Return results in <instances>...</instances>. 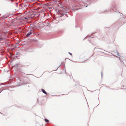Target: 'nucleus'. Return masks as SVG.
<instances>
[{
    "label": "nucleus",
    "instance_id": "f257e3e1",
    "mask_svg": "<svg viewBox=\"0 0 126 126\" xmlns=\"http://www.w3.org/2000/svg\"><path fill=\"white\" fill-rule=\"evenodd\" d=\"M88 59H89L87 58L86 57L84 56L82 58L81 61L82 62H85V61H87Z\"/></svg>",
    "mask_w": 126,
    "mask_h": 126
},
{
    "label": "nucleus",
    "instance_id": "f03ea898",
    "mask_svg": "<svg viewBox=\"0 0 126 126\" xmlns=\"http://www.w3.org/2000/svg\"><path fill=\"white\" fill-rule=\"evenodd\" d=\"M61 10L63 12L65 13L66 12V10L64 8H61Z\"/></svg>",
    "mask_w": 126,
    "mask_h": 126
},
{
    "label": "nucleus",
    "instance_id": "7ed1b4c3",
    "mask_svg": "<svg viewBox=\"0 0 126 126\" xmlns=\"http://www.w3.org/2000/svg\"><path fill=\"white\" fill-rule=\"evenodd\" d=\"M41 90H42V92L44 93V94H47V92L43 89H41Z\"/></svg>",
    "mask_w": 126,
    "mask_h": 126
},
{
    "label": "nucleus",
    "instance_id": "20e7f679",
    "mask_svg": "<svg viewBox=\"0 0 126 126\" xmlns=\"http://www.w3.org/2000/svg\"><path fill=\"white\" fill-rule=\"evenodd\" d=\"M31 32H29L27 34V36H29L31 34Z\"/></svg>",
    "mask_w": 126,
    "mask_h": 126
},
{
    "label": "nucleus",
    "instance_id": "39448f33",
    "mask_svg": "<svg viewBox=\"0 0 126 126\" xmlns=\"http://www.w3.org/2000/svg\"><path fill=\"white\" fill-rule=\"evenodd\" d=\"M45 121H46V122H48L49 121L48 120L46 119H45Z\"/></svg>",
    "mask_w": 126,
    "mask_h": 126
},
{
    "label": "nucleus",
    "instance_id": "423d86ee",
    "mask_svg": "<svg viewBox=\"0 0 126 126\" xmlns=\"http://www.w3.org/2000/svg\"><path fill=\"white\" fill-rule=\"evenodd\" d=\"M69 53L70 54L71 56H72V54L70 52H69Z\"/></svg>",
    "mask_w": 126,
    "mask_h": 126
},
{
    "label": "nucleus",
    "instance_id": "0eeeda50",
    "mask_svg": "<svg viewBox=\"0 0 126 126\" xmlns=\"http://www.w3.org/2000/svg\"><path fill=\"white\" fill-rule=\"evenodd\" d=\"M0 39H2V38H0Z\"/></svg>",
    "mask_w": 126,
    "mask_h": 126
},
{
    "label": "nucleus",
    "instance_id": "6e6552de",
    "mask_svg": "<svg viewBox=\"0 0 126 126\" xmlns=\"http://www.w3.org/2000/svg\"><path fill=\"white\" fill-rule=\"evenodd\" d=\"M27 19V18H25V19Z\"/></svg>",
    "mask_w": 126,
    "mask_h": 126
},
{
    "label": "nucleus",
    "instance_id": "1a4fd4ad",
    "mask_svg": "<svg viewBox=\"0 0 126 126\" xmlns=\"http://www.w3.org/2000/svg\"><path fill=\"white\" fill-rule=\"evenodd\" d=\"M87 6H86V7H87Z\"/></svg>",
    "mask_w": 126,
    "mask_h": 126
}]
</instances>
